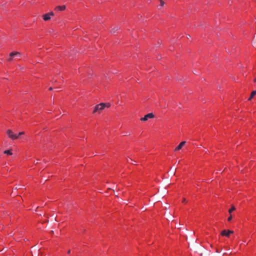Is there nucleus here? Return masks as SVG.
<instances>
[{"label": "nucleus", "mask_w": 256, "mask_h": 256, "mask_svg": "<svg viewBox=\"0 0 256 256\" xmlns=\"http://www.w3.org/2000/svg\"><path fill=\"white\" fill-rule=\"evenodd\" d=\"M22 56V54L18 52H12L10 54V56L13 57L14 56L20 57Z\"/></svg>", "instance_id": "nucleus-6"}, {"label": "nucleus", "mask_w": 256, "mask_h": 256, "mask_svg": "<svg viewBox=\"0 0 256 256\" xmlns=\"http://www.w3.org/2000/svg\"><path fill=\"white\" fill-rule=\"evenodd\" d=\"M160 1H161V0H160Z\"/></svg>", "instance_id": "nucleus-23"}, {"label": "nucleus", "mask_w": 256, "mask_h": 256, "mask_svg": "<svg viewBox=\"0 0 256 256\" xmlns=\"http://www.w3.org/2000/svg\"><path fill=\"white\" fill-rule=\"evenodd\" d=\"M182 202H186V198H183V200H182Z\"/></svg>", "instance_id": "nucleus-17"}, {"label": "nucleus", "mask_w": 256, "mask_h": 256, "mask_svg": "<svg viewBox=\"0 0 256 256\" xmlns=\"http://www.w3.org/2000/svg\"><path fill=\"white\" fill-rule=\"evenodd\" d=\"M120 29V26H114L110 30V33L112 34H114L118 30Z\"/></svg>", "instance_id": "nucleus-8"}, {"label": "nucleus", "mask_w": 256, "mask_h": 256, "mask_svg": "<svg viewBox=\"0 0 256 256\" xmlns=\"http://www.w3.org/2000/svg\"><path fill=\"white\" fill-rule=\"evenodd\" d=\"M6 134L8 137L12 140H16L18 138V136L14 134L11 130H8L6 131Z\"/></svg>", "instance_id": "nucleus-2"}, {"label": "nucleus", "mask_w": 256, "mask_h": 256, "mask_svg": "<svg viewBox=\"0 0 256 256\" xmlns=\"http://www.w3.org/2000/svg\"><path fill=\"white\" fill-rule=\"evenodd\" d=\"M24 132H20L18 134H16V135L18 136V138L20 136L24 135Z\"/></svg>", "instance_id": "nucleus-13"}, {"label": "nucleus", "mask_w": 256, "mask_h": 256, "mask_svg": "<svg viewBox=\"0 0 256 256\" xmlns=\"http://www.w3.org/2000/svg\"><path fill=\"white\" fill-rule=\"evenodd\" d=\"M256 94V90H254L252 92L250 97L248 98V100H251L253 97Z\"/></svg>", "instance_id": "nucleus-10"}, {"label": "nucleus", "mask_w": 256, "mask_h": 256, "mask_svg": "<svg viewBox=\"0 0 256 256\" xmlns=\"http://www.w3.org/2000/svg\"><path fill=\"white\" fill-rule=\"evenodd\" d=\"M185 144H186V142H185V141H183V142H181L178 144V146H177L176 148H175L174 150H175V151H178V150H180L182 148V146Z\"/></svg>", "instance_id": "nucleus-7"}, {"label": "nucleus", "mask_w": 256, "mask_h": 256, "mask_svg": "<svg viewBox=\"0 0 256 256\" xmlns=\"http://www.w3.org/2000/svg\"><path fill=\"white\" fill-rule=\"evenodd\" d=\"M164 1L162 0H161V1H160V6H164Z\"/></svg>", "instance_id": "nucleus-16"}, {"label": "nucleus", "mask_w": 256, "mask_h": 256, "mask_svg": "<svg viewBox=\"0 0 256 256\" xmlns=\"http://www.w3.org/2000/svg\"><path fill=\"white\" fill-rule=\"evenodd\" d=\"M232 214H230V216L228 218V220L230 222L232 220Z\"/></svg>", "instance_id": "nucleus-15"}, {"label": "nucleus", "mask_w": 256, "mask_h": 256, "mask_svg": "<svg viewBox=\"0 0 256 256\" xmlns=\"http://www.w3.org/2000/svg\"><path fill=\"white\" fill-rule=\"evenodd\" d=\"M105 104L104 103H100L95 106L93 113L98 112L100 113L105 108Z\"/></svg>", "instance_id": "nucleus-1"}, {"label": "nucleus", "mask_w": 256, "mask_h": 256, "mask_svg": "<svg viewBox=\"0 0 256 256\" xmlns=\"http://www.w3.org/2000/svg\"><path fill=\"white\" fill-rule=\"evenodd\" d=\"M104 104H105V108H109L110 106V104L109 103H104Z\"/></svg>", "instance_id": "nucleus-14"}, {"label": "nucleus", "mask_w": 256, "mask_h": 256, "mask_svg": "<svg viewBox=\"0 0 256 256\" xmlns=\"http://www.w3.org/2000/svg\"><path fill=\"white\" fill-rule=\"evenodd\" d=\"M154 118V115L152 113H149L144 116V118H140L142 121H146L148 118Z\"/></svg>", "instance_id": "nucleus-4"}, {"label": "nucleus", "mask_w": 256, "mask_h": 256, "mask_svg": "<svg viewBox=\"0 0 256 256\" xmlns=\"http://www.w3.org/2000/svg\"><path fill=\"white\" fill-rule=\"evenodd\" d=\"M236 210V208L234 207V206H232V208H230L229 210H228V212L230 214H231L232 212L234 211V210Z\"/></svg>", "instance_id": "nucleus-12"}, {"label": "nucleus", "mask_w": 256, "mask_h": 256, "mask_svg": "<svg viewBox=\"0 0 256 256\" xmlns=\"http://www.w3.org/2000/svg\"><path fill=\"white\" fill-rule=\"evenodd\" d=\"M68 254H70V250H68Z\"/></svg>", "instance_id": "nucleus-22"}, {"label": "nucleus", "mask_w": 256, "mask_h": 256, "mask_svg": "<svg viewBox=\"0 0 256 256\" xmlns=\"http://www.w3.org/2000/svg\"><path fill=\"white\" fill-rule=\"evenodd\" d=\"M63 10H64V7L63 6H58L55 8V10L57 12L62 11Z\"/></svg>", "instance_id": "nucleus-9"}, {"label": "nucleus", "mask_w": 256, "mask_h": 256, "mask_svg": "<svg viewBox=\"0 0 256 256\" xmlns=\"http://www.w3.org/2000/svg\"><path fill=\"white\" fill-rule=\"evenodd\" d=\"M10 58L8 59V61H11L12 60V57L10 56Z\"/></svg>", "instance_id": "nucleus-18"}, {"label": "nucleus", "mask_w": 256, "mask_h": 256, "mask_svg": "<svg viewBox=\"0 0 256 256\" xmlns=\"http://www.w3.org/2000/svg\"><path fill=\"white\" fill-rule=\"evenodd\" d=\"M233 233H234V231H232V230H228V231H226V230H223L221 232V235L222 236H226L228 237L230 234H232Z\"/></svg>", "instance_id": "nucleus-5"}, {"label": "nucleus", "mask_w": 256, "mask_h": 256, "mask_svg": "<svg viewBox=\"0 0 256 256\" xmlns=\"http://www.w3.org/2000/svg\"><path fill=\"white\" fill-rule=\"evenodd\" d=\"M11 150H6L4 152V154L12 155V152H11Z\"/></svg>", "instance_id": "nucleus-11"}, {"label": "nucleus", "mask_w": 256, "mask_h": 256, "mask_svg": "<svg viewBox=\"0 0 256 256\" xmlns=\"http://www.w3.org/2000/svg\"><path fill=\"white\" fill-rule=\"evenodd\" d=\"M54 16V13L52 12L46 14L42 16L43 19L45 21H48L50 20L51 16Z\"/></svg>", "instance_id": "nucleus-3"}, {"label": "nucleus", "mask_w": 256, "mask_h": 256, "mask_svg": "<svg viewBox=\"0 0 256 256\" xmlns=\"http://www.w3.org/2000/svg\"><path fill=\"white\" fill-rule=\"evenodd\" d=\"M175 173H176V169L174 170V174H175Z\"/></svg>", "instance_id": "nucleus-20"}, {"label": "nucleus", "mask_w": 256, "mask_h": 256, "mask_svg": "<svg viewBox=\"0 0 256 256\" xmlns=\"http://www.w3.org/2000/svg\"><path fill=\"white\" fill-rule=\"evenodd\" d=\"M254 82H256V78L254 80Z\"/></svg>", "instance_id": "nucleus-21"}, {"label": "nucleus", "mask_w": 256, "mask_h": 256, "mask_svg": "<svg viewBox=\"0 0 256 256\" xmlns=\"http://www.w3.org/2000/svg\"><path fill=\"white\" fill-rule=\"evenodd\" d=\"M49 90H52V87L50 88H49Z\"/></svg>", "instance_id": "nucleus-19"}]
</instances>
